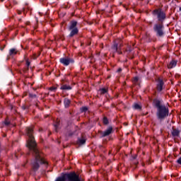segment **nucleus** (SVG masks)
<instances>
[{"instance_id":"nucleus-1","label":"nucleus","mask_w":181,"mask_h":181,"mask_svg":"<svg viewBox=\"0 0 181 181\" xmlns=\"http://www.w3.org/2000/svg\"><path fill=\"white\" fill-rule=\"evenodd\" d=\"M25 131L27 136H28L27 146L34 157V159L31 160L32 168L34 172H36L40 168V165L47 166V162L43 159L42 153L37 149L36 141L33 136V127H26Z\"/></svg>"},{"instance_id":"nucleus-2","label":"nucleus","mask_w":181,"mask_h":181,"mask_svg":"<svg viewBox=\"0 0 181 181\" xmlns=\"http://www.w3.org/2000/svg\"><path fill=\"white\" fill-rule=\"evenodd\" d=\"M153 103L157 108L156 117L159 121H163L165 118L169 117V107L162 103V101L155 99Z\"/></svg>"},{"instance_id":"nucleus-3","label":"nucleus","mask_w":181,"mask_h":181,"mask_svg":"<svg viewBox=\"0 0 181 181\" xmlns=\"http://www.w3.org/2000/svg\"><path fill=\"white\" fill-rule=\"evenodd\" d=\"M66 179H68L69 181H81L76 173H66L61 177H58L55 181H66Z\"/></svg>"},{"instance_id":"nucleus-4","label":"nucleus","mask_w":181,"mask_h":181,"mask_svg":"<svg viewBox=\"0 0 181 181\" xmlns=\"http://www.w3.org/2000/svg\"><path fill=\"white\" fill-rule=\"evenodd\" d=\"M157 37H163L165 36V25L163 23H157L153 28Z\"/></svg>"},{"instance_id":"nucleus-5","label":"nucleus","mask_w":181,"mask_h":181,"mask_svg":"<svg viewBox=\"0 0 181 181\" xmlns=\"http://www.w3.org/2000/svg\"><path fill=\"white\" fill-rule=\"evenodd\" d=\"M77 21H72L70 22V25L68 28V30H69L70 34L69 35V37H73V36H76V35L78 34V28H77Z\"/></svg>"},{"instance_id":"nucleus-6","label":"nucleus","mask_w":181,"mask_h":181,"mask_svg":"<svg viewBox=\"0 0 181 181\" xmlns=\"http://www.w3.org/2000/svg\"><path fill=\"white\" fill-rule=\"evenodd\" d=\"M153 13L154 16H156L158 21H159L158 23H163V21L166 19V13H165V12L160 9L154 10Z\"/></svg>"},{"instance_id":"nucleus-7","label":"nucleus","mask_w":181,"mask_h":181,"mask_svg":"<svg viewBox=\"0 0 181 181\" xmlns=\"http://www.w3.org/2000/svg\"><path fill=\"white\" fill-rule=\"evenodd\" d=\"M60 63L64 66H69V64H73L74 63V59L69 57H62L59 59Z\"/></svg>"},{"instance_id":"nucleus-8","label":"nucleus","mask_w":181,"mask_h":181,"mask_svg":"<svg viewBox=\"0 0 181 181\" xmlns=\"http://www.w3.org/2000/svg\"><path fill=\"white\" fill-rule=\"evenodd\" d=\"M122 47V44L118 45V43H115L114 45L112 47V49L114 52V53H118L119 54H121V51H119V49Z\"/></svg>"},{"instance_id":"nucleus-9","label":"nucleus","mask_w":181,"mask_h":181,"mask_svg":"<svg viewBox=\"0 0 181 181\" xmlns=\"http://www.w3.org/2000/svg\"><path fill=\"white\" fill-rule=\"evenodd\" d=\"M110 134H112V127H109L107 129L101 133V135L102 137L104 138L105 136H108Z\"/></svg>"},{"instance_id":"nucleus-10","label":"nucleus","mask_w":181,"mask_h":181,"mask_svg":"<svg viewBox=\"0 0 181 181\" xmlns=\"http://www.w3.org/2000/svg\"><path fill=\"white\" fill-rule=\"evenodd\" d=\"M157 83V90L161 91L163 88V80L158 78Z\"/></svg>"},{"instance_id":"nucleus-11","label":"nucleus","mask_w":181,"mask_h":181,"mask_svg":"<svg viewBox=\"0 0 181 181\" xmlns=\"http://www.w3.org/2000/svg\"><path fill=\"white\" fill-rule=\"evenodd\" d=\"M70 104H71V100L69 98H65L64 100V105L65 107V108H69V107H70Z\"/></svg>"},{"instance_id":"nucleus-12","label":"nucleus","mask_w":181,"mask_h":181,"mask_svg":"<svg viewBox=\"0 0 181 181\" xmlns=\"http://www.w3.org/2000/svg\"><path fill=\"white\" fill-rule=\"evenodd\" d=\"M177 64V62L173 60L168 65V69H173V67H176V65Z\"/></svg>"},{"instance_id":"nucleus-13","label":"nucleus","mask_w":181,"mask_h":181,"mask_svg":"<svg viewBox=\"0 0 181 181\" xmlns=\"http://www.w3.org/2000/svg\"><path fill=\"white\" fill-rule=\"evenodd\" d=\"M172 135L174 137L179 136V135H180V131H179L178 129H175L172 132Z\"/></svg>"},{"instance_id":"nucleus-14","label":"nucleus","mask_w":181,"mask_h":181,"mask_svg":"<svg viewBox=\"0 0 181 181\" xmlns=\"http://www.w3.org/2000/svg\"><path fill=\"white\" fill-rule=\"evenodd\" d=\"M77 144L78 145H84L86 144V139L83 137L78 139Z\"/></svg>"},{"instance_id":"nucleus-15","label":"nucleus","mask_w":181,"mask_h":181,"mask_svg":"<svg viewBox=\"0 0 181 181\" xmlns=\"http://www.w3.org/2000/svg\"><path fill=\"white\" fill-rule=\"evenodd\" d=\"M18 53V51L15 48H12L9 51L10 56H13V54H16Z\"/></svg>"},{"instance_id":"nucleus-16","label":"nucleus","mask_w":181,"mask_h":181,"mask_svg":"<svg viewBox=\"0 0 181 181\" xmlns=\"http://www.w3.org/2000/svg\"><path fill=\"white\" fill-rule=\"evenodd\" d=\"M133 108H134V110H142V106H141V105H139L138 103H134L133 105Z\"/></svg>"},{"instance_id":"nucleus-17","label":"nucleus","mask_w":181,"mask_h":181,"mask_svg":"<svg viewBox=\"0 0 181 181\" xmlns=\"http://www.w3.org/2000/svg\"><path fill=\"white\" fill-rule=\"evenodd\" d=\"M61 90H71V88L70 86H67V85H62L61 86Z\"/></svg>"},{"instance_id":"nucleus-18","label":"nucleus","mask_w":181,"mask_h":181,"mask_svg":"<svg viewBox=\"0 0 181 181\" xmlns=\"http://www.w3.org/2000/svg\"><path fill=\"white\" fill-rule=\"evenodd\" d=\"M108 119L107 118V117H103V124H105V125H108Z\"/></svg>"},{"instance_id":"nucleus-19","label":"nucleus","mask_w":181,"mask_h":181,"mask_svg":"<svg viewBox=\"0 0 181 181\" xmlns=\"http://www.w3.org/2000/svg\"><path fill=\"white\" fill-rule=\"evenodd\" d=\"M139 81V78H138V76H136V77H134V79H133V83H134V84H136V83H138Z\"/></svg>"},{"instance_id":"nucleus-20","label":"nucleus","mask_w":181,"mask_h":181,"mask_svg":"<svg viewBox=\"0 0 181 181\" xmlns=\"http://www.w3.org/2000/svg\"><path fill=\"white\" fill-rule=\"evenodd\" d=\"M99 91H100V94H105V93H107V89L103 88L100 89Z\"/></svg>"},{"instance_id":"nucleus-21","label":"nucleus","mask_w":181,"mask_h":181,"mask_svg":"<svg viewBox=\"0 0 181 181\" xmlns=\"http://www.w3.org/2000/svg\"><path fill=\"white\" fill-rule=\"evenodd\" d=\"M88 110V108L87 107H83L81 108V112H86Z\"/></svg>"},{"instance_id":"nucleus-22","label":"nucleus","mask_w":181,"mask_h":181,"mask_svg":"<svg viewBox=\"0 0 181 181\" xmlns=\"http://www.w3.org/2000/svg\"><path fill=\"white\" fill-rule=\"evenodd\" d=\"M57 88L56 87H51L49 88L50 91H56Z\"/></svg>"},{"instance_id":"nucleus-23","label":"nucleus","mask_w":181,"mask_h":181,"mask_svg":"<svg viewBox=\"0 0 181 181\" xmlns=\"http://www.w3.org/2000/svg\"><path fill=\"white\" fill-rule=\"evenodd\" d=\"M54 128H55L56 132H57V128H59V124H54Z\"/></svg>"},{"instance_id":"nucleus-24","label":"nucleus","mask_w":181,"mask_h":181,"mask_svg":"<svg viewBox=\"0 0 181 181\" xmlns=\"http://www.w3.org/2000/svg\"><path fill=\"white\" fill-rule=\"evenodd\" d=\"M26 64H27L28 67H29V66H30V62L28 59L26 60Z\"/></svg>"},{"instance_id":"nucleus-25","label":"nucleus","mask_w":181,"mask_h":181,"mask_svg":"<svg viewBox=\"0 0 181 181\" xmlns=\"http://www.w3.org/2000/svg\"><path fill=\"white\" fill-rule=\"evenodd\" d=\"M4 124H5V125H7V126H8V125H9L11 123H10L9 122H8V121H6Z\"/></svg>"},{"instance_id":"nucleus-26","label":"nucleus","mask_w":181,"mask_h":181,"mask_svg":"<svg viewBox=\"0 0 181 181\" xmlns=\"http://www.w3.org/2000/svg\"><path fill=\"white\" fill-rule=\"evenodd\" d=\"M121 71H122V69L119 68L117 69V73H121Z\"/></svg>"},{"instance_id":"nucleus-27","label":"nucleus","mask_w":181,"mask_h":181,"mask_svg":"<svg viewBox=\"0 0 181 181\" xmlns=\"http://www.w3.org/2000/svg\"><path fill=\"white\" fill-rule=\"evenodd\" d=\"M132 50V48H129V47L127 49V51L129 52H131Z\"/></svg>"},{"instance_id":"nucleus-28","label":"nucleus","mask_w":181,"mask_h":181,"mask_svg":"<svg viewBox=\"0 0 181 181\" xmlns=\"http://www.w3.org/2000/svg\"><path fill=\"white\" fill-rule=\"evenodd\" d=\"M18 156H19V154H18V153L15 154L16 158H18Z\"/></svg>"},{"instance_id":"nucleus-29","label":"nucleus","mask_w":181,"mask_h":181,"mask_svg":"<svg viewBox=\"0 0 181 181\" xmlns=\"http://www.w3.org/2000/svg\"><path fill=\"white\" fill-rule=\"evenodd\" d=\"M30 97H36V95H32L30 94Z\"/></svg>"},{"instance_id":"nucleus-30","label":"nucleus","mask_w":181,"mask_h":181,"mask_svg":"<svg viewBox=\"0 0 181 181\" xmlns=\"http://www.w3.org/2000/svg\"><path fill=\"white\" fill-rule=\"evenodd\" d=\"M134 159H136V156H135L134 157Z\"/></svg>"},{"instance_id":"nucleus-31","label":"nucleus","mask_w":181,"mask_h":181,"mask_svg":"<svg viewBox=\"0 0 181 181\" xmlns=\"http://www.w3.org/2000/svg\"><path fill=\"white\" fill-rule=\"evenodd\" d=\"M23 110H25V107H23Z\"/></svg>"},{"instance_id":"nucleus-32","label":"nucleus","mask_w":181,"mask_h":181,"mask_svg":"<svg viewBox=\"0 0 181 181\" xmlns=\"http://www.w3.org/2000/svg\"><path fill=\"white\" fill-rule=\"evenodd\" d=\"M1 1H4V0H1Z\"/></svg>"}]
</instances>
